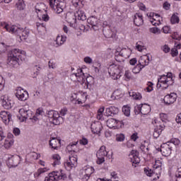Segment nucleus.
<instances>
[{"label": "nucleus", "instance_id": "f257e3e1", "mask_svg": "<svg viewBox=\"0 0 181 181\" xmlns=\"http://www.w3.org/2000/svg\"><path fill=\"white\" fill-rule=\"evenodd\" d=\"M1 26L6 29L7 32L9 33H12L13 35H17L18 37V42H23V40H26L28 37H29V30L21 27H18L17 25H11L6 22L1 23Z\"/></svg>", "mask_w": 181, "mask_h": 181}, {"label": "nucleus", "instance_id": "f03ea898", "mask_svg": "<svg viewBox=\"0 0 181 181\" xmlns=\"http://www.w3.org/2000/svg\"><path fill=\"white\" fill-rule=\"evenodd\" d=\"M21 54H26L25 51L21 50L19 49H13L8 52L7 56V63L8 66H18L19 62V59L21 58Z\"/></svg>", "mask_w": 181, "mask_h": 181}, {"label": "nucleus", "instance_id": "7ed1b4c3", "mask_svg": "<svg viewBox=\"0 0 181 181\" xmlns=\"http://www.w3.org/2000/svg\"><path fill=\"white\" fill-rule=\"evenodd\" d=\"M71 78L72 80H74L76 78L81 86H83V87L88 88V86L91 84V82L93 81V76H87L86 77V75H84V72H83V69H78L77 73L72 74L71 75Z\"/></svg>", "mask_w": 181, "mask_h": 181}, {"label": "nucleus", "instance_id": "20e7f679", "mask_svg": "<svg viewBox=\"0 0 181 181\" xmlns=\"http://www.w3.org/2000/svg\"><path fill=\"white\" fill-rule=\"evenodd\" d=\"M174 83L172 73L168 72L166 75L163 74L158 76L157 87L158 88H163V90H166L170 86H173Z\"/></svg>", "mask_w": 181, "mask_h": 181}, {"label": "nucleus", "instance_id": "39448f33", "mask_svg": "<svg viewBox=\"0 0 181 181\" xmlns=\"http://www.w3.org/2000/svg\"><path fill=\"white\" fill-rule=\"evenodd\" d=\"M162 163H163L162 158H156L155 164L153 165L154 171L149 168H144V173L150 177L153 173H156L158 175H160L162 173Z\"/></svg>", "mask_w": 181, "mask_h": 181}, {"label": "nucleus", "instance_id": "423d86ee", "mask_svg": "<svg viewBox=\"0 0 181 181\" xmlns=\"http://www.w3.org/2000/svg\"><path fill=\"white\" fill-rule=\"evenodd\" d=\"M62 179H66V174L63 170L53 171L48 174V176L45 177V181H57L62 180Z\"/></svg>", "mask_w": 181, "mask_h": 181}, {"label": "nucleus", "instance_id": "0eeeda50", "mask_svg": "<svg viewBox=\"0 0 181 181\" xmlns=\"http://www.w3.org/2000/svg\"><path fill=\"white\" fill-rule=\"evenodd\" d=\"M47 117L50 122H52L54 125H60L64 119L63 117L60 116V114H59V112L54 110L49 111Z\"/></svg>", "mask_w": 181, "mask_h": 181}, {"label": "nucleus", "instance_id": "6e6552de", "mask_svg": "<svg viewBox=\"0 0 181 181\" xmlns=\"http://www.w3.org/2000/svg\"><path fill=\"white\" fill-rule=\"evenodd\" d=\"M49 6L53 9L57 15L63 13V8L64 6V2L60 0H49Z\"/></svg>", "mask_w": 181, "mask_h": 181}, {"label": "nucleus", "instance_id": "1a4fd4ad", "mask_svg": "<svg viewBox=\"0 0 181 181\" xmlns=\"http://www.w3.org/2000/svg\"><path fill=\"white\" fill-rule=\"evenodd\" d=\"M108 73L112 80H118L121 78V68L119 66L111 64L108 67Z\"/></svg>", "mask_w": 181, "mask_h": 181}, {"label": "nucleus", "instance_id": "9d476101", "mask_svg": "<svg viewBox=\"0 0 181 181\" xmlns=\"http://www.w3.org/2000/svg\"><path fill=\"white\" fill-rule=\"evenodd\" d=\"M94 171L95 170L93 166L86 165L83 167L80 171V177H81L82 181H88Z\"/></svg>", "mask_w": 181, "mask_h": 181}, {"label": "nucleus", "instance_id": "9b49d317", "mask_svg": "<svg viewBox=\"0 0 181 181\" xmlns=\"http://www.w3.org/2000/svg\"><path fill=\"white\" fill-rule=\"evenodd\" d=\"M107 155L108 151H107L105 146H102L96 153V156L98 158L96 163H98V165H103V163L105 162V157Z\"/></svg>", "mask_w": 181, "mask_h": 181}, {"label": "nucleus", "instance_id": "f8f14e48", "mask_svg": "<svg viewBox=\"0 0 181 181\" xmlns=\"http://www.w3.org/2000/svg\"><path fill=\"white\" fill-rule=\"evenodd\" d=\"M106 124L110 129H119V128H122V126H124V122L122 120H117L111 118L107 119Z\"/></svg>", "mask_w": 181, "mask_h": 181}, {"label": "nucleus", "instance_id": "ddd939ff", "mask_svg": "<svg viewBox=\"0 0 181 181\" xmlns=\"http://www.w3.org/2000/svg\"><path fill=\"white\" fill-rule=\"evenodd\" d=\"M19 115H18V118L20 122H23L29 118L32 119V111L29 110H25V108H21L18 111Z\"/></svg>", "mask_w": 181, "mask_h": 181}, {"label": "nucleus", "instance_id": "4468645a", "mask_svg": "<svg viewBox=\"0 0 181 181\" xmlns=\"http://www.w3.org/2000/svg\"><path fill=\"white\" fill-rule=\"evenodd\" d=\"M147 16L149 18L150 22L153 25V26H159L163 21L160 16L155 13H147Z\"/></svg>", "mask_w": 181, "mask_h": 181}, {"label": "nucleus", "instance_id": "2eb2a0df", "mask_svg": "<svg viewBox=\"0 0 181 181\" xmlns=\"http://www.w3.org/2000/svg\"><path fill=\"white\" fill-rule=\"evenodd\" d=\"M1 104L6 110H11L13 105V101L8 95H3L1 96Z\"/></svg>", "mask_w": 181, "mask_h": 181}, {"label": "nucleus", "instance_id": "dca6fc26", "mask_svg": "<svg viewBox=\"0 0 181 181\" xmlns=\"http://www.w3.org/2000/svg\"><path fill=\"white\" fill-rule=\"evenodd\" d=\"M13 144H15V140L13 139V134L11 133H8L7 136L5 138L3 147L5 149H11L12 146H13Z\"/></svg>", "mask_w": 181, "mask_h": 181}, {"label": "nucleus", "instance_id": "f3484780", "mask_svg": "<svg viewBox=\"0 0 181 181\" xmlns=\"http://www.w3.org/2000/svg\"><path fill=\"white\" fill-rule=\"evenodd\" d=\"M16 97L20 101H26V100L29 98V93H28V91L22 89V88H18L16 93Z\"/></svg>", "mask_w": 181, "mask_h": 181}, {"label": "nucleus", "instance_id": "a211bd4d", "mask_svg": "<svg viewBox=\"0 0 181 181\" xmlns=\"http://www.w3.org/2000/svg\"><path fill=\"white\" fill-rule=\"evenodd\" d=\"M176 100H177V94L171 93L164 97L163 101L165 105H172V104L176 102Z\"/></svg>", "mask_w": 181, "mask_h": 181}, {"label": "nucleus", "instance_id": "6ab92c4d", "mask_svg": "<svg viewBox=\"0 0 181 181\" xmlns=\"http://www.w3.org/2000/svg\"><path fill=\"white\" fill-rule=\"evenodd\" d=\"M21 163V156L15 155L8 158L7 165L9 168H16Z\"/></svg>", "mask_w": 181, "mask_h": 181}, {"label": "nucleus", "instance_id": "aec40b11", "mask_svg": "<svg viewBox=\"0 0 181 181\" xmlns=\"http://www.w3.org/2000/svg\"><path fill=\"white\" fill-rule=\"evenodd\" d=\"M160 152L163 156H170L172 153V146L168 143L163 144L161 145Z\"/></svg>", "mask_w": 181, "mask_h": 181}, {"label": "nucleus", "instance_id": "412c9836", "mask_svg": "<svg viewBox=\"0 0 181 181\" xmlns=\"http://www.w3.org/2000/svg\"><path fill=\"white\" fill-rule=\"evenodd\" d=\"M151 60H152V57H149V55H143L139 60V64L144 69V67L149 64Z\"/></svg>", "mask_w": 181, "mask_h": 181}, {"label": "nucleus", "instance_id": "4be33fe9", "mask_svg": "<svg viewBox=\"0 0 181 181\" xmlns=\"http://www.w3.org/2000/svg\"><path fill=\"white\" fill-rule=\"evenodd\" d=\"M66 22L70 24L71 26H75L76 22H77V17L74 13L69 12L66 16Z\"/></svg>", "mask_w": 181, "mask_h": 181}, {"label": "nucleus", "instance_id": "5701e85b", "mask_svg": "<svg viewBox=\"0 0 181 181\" xmlns=\"http://www.w3.org/2000/svg\"><path fill=\"white\" fill-rule=\"evenodd\" d=\"M90 129L93 134H100L103 129V125L100 122H93L90 125Z\"/></svg>", "mask_w": 181, "mask_h": 181}, {"label": "nucleus", "instance_id": "b1692460", "mask_svg": "<svg viewBox=\"0 0 181 181\" xmlns=\"http://www.w3.org/2000/svg\"><path fill=\"white\" fill-rule=\"evenodd\" d=\"M0 117L1 118L3 122L6 124L8 125L9 124V121H11V114L6 111H1L0 112Z\"/></svg>", "mask_w": 181, "mask_h": 181}, {"label": "nucleus", "instance_id": "393cba45", "mask_svg": "<svg viewBox=\"0 0 181 181\" xmlns=\"http://www.w3.org/2000/svg\"><path fill=\"white\" fill-rule=\"evenodd\" d=\"M134 23L136 26L144 25V17L141 13H136L134 16Z\"/></svg>", "mask_w": 181, "mask_h": 181}, {"label": "nucleus", "instance_id": "a878e982", "mask_svg": "<svg viewBox=\"0 0 181 181\" xmlns=\"http://www.w3.org/2000/svg\"><path fill=\"white\" fill-rule=\"evenodd\" d=\"M60 140L57 138H52L49 141V146H51L52 149L57 150L59 148H60Z\"/></svg>", "mask_w": 181, "mask_h": 181}, {"label": "nucleus", "instance_id": "bb28decb", "mask_svg": "<svg viewBox=\"0 0 181 181\" xmlns=\"http://www.w3.org/2000/svg\"><path fill=\"white\" fill-rule=\"evenodd\" d=\"M87 22L92 28H97L99 23V20L95 16H90L88 18Z\"/></svg>", "mask_w": 181, "mask_h": 181}, {"label": "nucleus", "instance_id": "cd10ccee", "mask_svg": "<svg viewBox=\"0 0 181 181\" xmlns=\"http://www.w3.org/2000/svg\"><path fill=\"white\" fill-rule=\"evenodd\" d=\"M74 14L77 19H78V21H86V19H87V16H86V13L81 9H78V11H76Z\"/></svg>", "mask_w": 181, "mask_h": 181}, {"label": "nucleus", "instance_id": "c85d7f7f", "mask_svg": "<svg viewBox=\"0 0 181 181\" xmlns=\"http://www.w3.org/2000/svg\"><path fill=\"white\" fill-rule=\"evenodd\" d=\"M163 129H165V125H159V127H156L153 134V137L156 138V139L159 138Z\"/></svg>", "mask_w": 181, "mask_h": 181}, {"label": "nucleus", "instance_id": "c756f323", "mask_svg": "<svg viewBox=\"0 0 181 181\" xmlns=\"http://www.w3.org/2000/svg\"><path fill=\"white\" fill-rule=\"evenodd\" d=\"M132 52V51L131 49L124 48L120 51L119 55L122 56V57H124V59H129Z\"/></svg>", "mask_w": 181, "mask_h": 181}, {"label": "nucleus", "instance_id": "7c9ffc66", "mask_svg": "<svg viewBox=\"0 0 181 181\" xmlns=\"http://www.w3.org/2000/svg\"><path fill=\"white\" fill-rule=\"evenodd\" d=\"M129 156H130V159H132V163H135V164L139 163L140 160H139V157H138V155L136 154V151H132L130 153Z\"/></svg>", "mask_w": 181, "mask_h": 181}, {"label": "nucleus", "instance_id": "2f4dec72", "mask_svg": "<svg viewBox=\"0 0 181 181\" xmlns=\"http://www.w3.org/2000/svg\"><path fill=\"white\" fill-rule=\"evenodd\" d=\"M52 159L53 160L52 165L57 166V165H60L62 163V157L59 154H54L52 156Z\"/></svg>", "mask_w": 181, "mask_h": 181}, {"label": "nucleus", "instance_id": "473e14b6", "mask_svg": "<svg viewBox=\"0 0 181 181\" xmlns=\"http://www.w3.org/2000/svg\"><path fill=\"white\" fill-rule=\"evenodd\" d=\"M67 40V37L64 35H58L56 39V44L57 46H62L64 44V42Z\"/></svg>", "mask_w": 181, "mask_h": 181}, {"label": "nucleus", "instance_id": "72a5a7b5", "mask_svg": "<svg viewBox=\"0 0 181 181\" xmlns=\"http://www.w3.org/2000/svg\"><path fill=\"white\" fill-rule=\"evenodd\" d=\"M16 8L18 11H23L26 8V4L23 0H18L16 3Z\"/></svg>", "mask_w": 181, "mask_h": 181}, {"label": "nucleus", "instance_id": "f704fd0d", "mask_svg": "<svg viewBox=\"0 0 181 181\" xmlns=\"http://www.w3.org/2000/svg\"><path fill=\"white\" fill-rule=\"evenodd\" d=\"M151 112V106L149 105L143 104L141 105V114L146 115Z\"/></svg>", "mask_w": 181, "mask_h": 181}, {"label": "nucleus", "instance_id": "c9c22d12", "mask_svg": "<svg viewBox=\"0 0 181 181\" xmlns=\"http://www.w3.org/2000/svg\"><path fill=\"white\" fill-rule=\"evenodd\" d=\"M116 111H118V108L114 106H110V107L106 108V110H105L106 116L110 117L112 115V114H115Z\"/></svg>", "mask_w": 181, "mask_h": 181}, {"label": "nucleus", "instance_id": "e433bc0d", "mask_svg": "<svg viewBox=\"0 0 181 181\" xmlns=\"http://www.w3.org/2000/svg\"><path fill=\"white\" fill-rule=\"evenodd\" d=\"M49 170V168H39L35 173H34V177L35 179H37L41 175H43V173H45V172H47Z\"/></svg>", "mask_w": 181, "mask_h": 181}, {"label": "nucleus", "instance_id": "4c0bfd02", "mask_svg": "<svg viewBox=\"0 0 181 181\" xmlns=\"http://www.w3.org/2000/svg\"><path fill=\"white\" fill-rule=\"evenodd\" d=\"M77 144H78V141H74V143H71L66 146L67 151L69 152H76V150L77 149Z\"/></svg>", "mask_w": 181, "mask_h": 181}, {"label": "nucleus", "instance_id": "58836bf2", "mask_svg": "<svg viewBox=\"0 0 181 181\" xmlns=\"http://www.w3.org/2000/svg\"><path fill=\"white\" fill-rule=\"evenodd\" d=\"M105 110V107L104 106L100 107L98 110V114L96 116L97 119H100L103 121L104 119V110Z\"/></svg>", "mask_w": 181, "mask_h": 181}, {"label": "nucleus", "instance_id": "ea45409f", "mask_svg": "<svg viewBox=\"0 0 181 181\" xmlns=\"http://www.w3.org/2000/svg\"><path fill=\"white\" fill-rule=\"evenodd\" d=\"M87 100V93L80 94L76 100V104H83Z\"/></svg>", "mask_w": 181, "mask_h": 181}, {"label": "nucleus", "instance_id": "a19ab883", "mask_svg": "<svg viewBox=\"0 0 181 181\" xmlns=\"http://www.w3.org/2000/svg\"><path fill=\"white\" fill-rule=\"evenodd\" d=\"M130 97H132V100H142V95L138 92H129Z\"/></svg>", "mask_w": 181, "mask_h": 181}, {"label": "nucleus", "instance_id": "79ce46f5", "mask_svg": "<svg viewBox=\"0 0 181 181\" xmlns=\"http://www.w3.org/2000/svg\"><path fill=\"white\" fill-rule=\"evenodd\" d=\"M122 112L126 117H129V115H131V107L128 105H124L122 107Z\"/></svg>", "mask_w": 181, "mask_h": 181}, {"label": "nucleus", "instance_id": "37998d69", "mask_svg": "<svg viewBox=\"0 0 181 181\" xmlns=\"http://www.w3.org/2000/svg\"><path fill=\"white\" fill-rule=\"evenodd\" d=\"M177 49H180V44H177L171 49V56L173 57H176V56L179 54V51H177Z\"/></svg>", "mask_w": 181, "mask_h": 181}, {"label": "nucleus", "instance_id": "c03bdc74", "mask_svg": "<svg viewBox=\"0 0 181 181\" xmlns=\"http://www.w3.org/2000/svg\"><path fill=\"white\" fill-rule=\"evenodd\" d=\"M36 26L38 32H45L46 30V25L45 23H37Z\"/></svg>", "mask_w": 181, "mask_h": 181}, {"label": "nucleus", "instance_id": "a18cd8bd", "mask_svg": "<svg viewBox=\"0 0 181 181\" xmlns=\"http://www.w3.org/2000/svg\"><path fill=\"white\" fill-rule=\"evenodd\" d=\"M64 166L66 170H71V169H73V168H76V165H73V163L69 160L64 163Z\"/></svg>", "mask_w": 181, "mask_h": 181}, {"label": "nucleus", "instance_id": "49530a36", "mask_svg": "<svg viewBox=\"0 0 181 181\" xmlns=\"http://www.w3.org/2000/svg\"><path fill=\"white\" fill-rule=\"evenodd\" d=\"M124 78L126 81H129V80H132V73H131L129 70L125 71Z\"/></svg>", "mask_w": 181, "mask_h": 181}, {"label": "nucleus", "instance_id": "de8ad7c7", "mask_svg": "<svg viewBox=\"0 0 181 181\" xmlns=\"http://www.w3.org/2000/svg\"><path fill=\"white\" fill-rule=\"evenodd\" d=\"M69 160L71 161V163H72V166H77V160H78L77 155L69 156Z\"/></svg>", "mask_w": 181, "mask_h": 181}, {"label": "nucleus", "instance_id": "09e8293b", "mask_svg": "<svg viewBox=\"0 0 181 181\" xmlns=\"http://www.w3.org/2000/svg\"><path fill=\"white\" fill-rule=\"evenodd\" d=\"M43 6H45V4H37L35 6V11L37 13H42L43 11H45V9L42 8H43Z\"/></svg>", "mask_w": 181, "mask_h": 181}, {"label": "nucleus", "instance_id": "8fccbe9b", "mask_svg": "<svg viewBox=\"0 0 181 181\" xmlns=\"http://www.w3.org/2000/svg\"><path fill=\"white\" fill-rule=\"evenodd\" d=\"M116 141L117 142H124V141H125V134H116Z\"/></svg>", "mask_w": 181, "mask_h": 181}, {"label": "nucleus", "instance_id": "3c124183", "mask_svg": "<svg viewBox=\"0 0 181 181\" xmlns=\"http://www.w3.org/2000/svg\"><path fill=\"white\" fill-rule=\"evenodd\" d=\"M136 49L138 50V52H144L145 50V46H144V44L142 42H139L136 44Z\"/></svg>", "mask_w": 181, "mask_h": 181}, {"label": "nucleus", "instance_id": "603ef678", "mask_svg": "<svg viewBox=\"0 0 181 181\" xmlns=\"http://www.w3.org/2000/svg\"><path fill=\"white\" fill-rule=\"evenodd\" d=\"M170 22L173 25H175L176 23H179V17L176 14H173L171 16Z\"/></svg>", "mask_w": 181, "mask_h": 181}, {"label": "nucleus", "instance_id": "864d4df0", "mask_svg": "<svg viewBox=\"0 0 181 181\" xmlns=\"http://www.w3.org/2000/svg\"><path fill=\"white\" fill-rule=\"evenodd\" d=\"M144 69L140 64H137L133 69L132 73L134 74H138V73H140L141 70Z\"/></svg>", "mask_w": 181, "mask_h": 181}, {"label": "nucleus", "instance_id": "5fc2aeb1", "mask_svg": "<svg viewBox=\"0 0 181 181\" xmlns=\"http://www.w3.org/2000/svg\"><path fill=\"white\" fill-rule=\"evenodd\" d=\"M71 3L74 8H77L80 6V5H83V0H72Z\"/></svg>", "mask_w": 181, "mask_h": 181}, {"label": "nucleus", "instance_id": "6e6d98bb", "mask_svg": "<svg viewBox=\"0 0 181 181\" xmlns=\"http://www.w3.org/2000/svg\"><path fill=\"white\" fill-rule=\"evenodd\" d=\"M141 111H142V105H136L134 107V112L136 115H138V114H141Z\"/></svg>", "mask_w": 181, "mask_h": 181}, {"label": "nucleus", "instance_id": "4d7b16f0", "mask_svg": "<svg viewBox=\"0 0 181 181\" xmlns=\"http://www.w3.org/2000/svg\"><path fill=\"white\" fill-rule=\"evenodd\" d=\"M160 49L162 52H163L164 53H169V52H170V47H169V45L166 44L164 45H162Z\"/></svg>", "mask_w": 181, "mask_h": 181}, {"label": "nucleus", "instance_id": "13d9d810", "mask_svg": "<svg viewBox=\"0 0 181 181\" xmlns=\"http://www.w3.org/2000/svg\"><path fill=\"white\" fill-rule=\"evenodd\" d=\"M150 32L151 33H153L154 35H160V29L156 27L150 28Z\"/></svg>", "mask_w": 181, "mask_h": 181}, {"label": "nucleus", "instance_id": "bf43d9fd", "mask_svg": "<svg viewBox=\"0 0 181 181\" xmlns=\"http://www.w3.org/2000/svg\"><path fill=\"white\" fill-rule=\"evenodd\" d=\"M45 115V112L43 111V109L42 108H38L36 110V117H39V118H42V117Z\"/></svg>", "mask_w": 181, "mask_h": 181}, {"label": "nucleus", "instance_id": "052dcab7", "mask_svg": "<svg viewBox=\"0 0 181 181\" xmlns=\"http://www.w3.org/2000/svg\"><path fill=\"white\" fill-rule=\"evenodd\" d=\"M180 143V141H179V139H173L170 140V141H168L167 144H168L169 145H170L172 146V144L173 145H179Z\"/></svg>", "mask_w": 181, "mask_h": 181}, {"label": "nucleus", "instance_id": "680f3d73", "mask_svg": "<svg viewBox=\"0 0 181 181\" xmlns=\"http://www.w3.org/2000/svg\"><path fill=\"white\" fill-rule=\"evenodd\" d=\"M67 112H69L67 107H62L59 112V115H61V117H64L65 115H67Z\"/></svg>", "mask_w": 181, "mask_h": 181}, {"label": "nucleus", "instance_id": "e2e57ef3", "mask_svg": "<svg viewBox=\"0 0 181 181\" xmlns=\"http://www.w3.org/2000/svg\"><path fill=\"white\" fill-rule=\"evenodd\" d=\"M160 119L163 122H166L168 121V115L166 113H160Z\"/></svg>", "mask_w": 181, "mask_h": 181}, {"label": "nucleus", "instance_id": "0e129e2a", "mask_svg": "<svg viewBox=\"0 0 181 181\" xmlns=\"http://www.w3.org/2000/svg\"><path fill=\"white\" fill-rule=\"evenodd\" d=\"M6 52V45H5V43H0V54H2Z\"/></svg>", "mask_w": 181, "mask_h": 181}, {"label": "nucleus", "instance_id": "69168bd1", "mask_svg": "<svg viewBox=\"0 0 181 181\" xmlns=\"http://www.w3.org/2000/svg\"><path fill=\"white\" fill-rule=\"evenodd\" d=\"M175 177H177V181H181V168L177 170Z\"/></svg>", "mask_w": 181, "mask_h": 181}, {"label": "nucleus", "instance_id": "338daca9", "mask_svg": "<svg viewBox=\"0 0 181 181\" xmlns=\"http://www.w3.org/2000/svg\"><path fill=\"white\" fill-rule=\"evenodd\" d=\"M147 86L148 87L146 88V90L148 93H151V91L153 90V83L148 82Z\"/></svg>", "mask_w": 181, "mask_h": 181}, {"label": "nucleus", "instance_id": "774afa93", "mask_svg": "<svg viewBox=\"0 0 181 181\" xmlns=\"http://www.w3.org/2000/svg\"><path fill=\"white\" fill-rule=\"evenodd\" d=\"M49 69H56V63L52 60L48 62Z\"/></svg>", "mask_w": 181, "mask_h": 181}]
</instances>
